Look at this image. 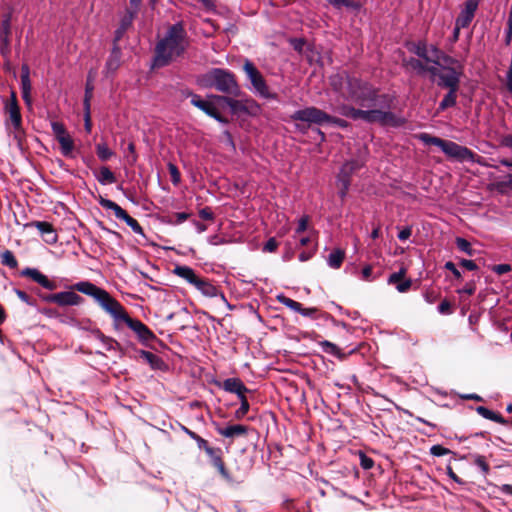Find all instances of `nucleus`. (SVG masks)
<instances>
[{
    "mask_svg": "<svg viewBox=\"0 0 512 512\" xmlns=\"http://www.w3.org/2000/svg\"><path fill=\"white\" fill-rule=\"evenodd\" d=\"M189 44V37L183 21L169 25L163 37L155 45L153 67L168 66L185 54Z\"/></svg>",
    "mask_w": 512,
    "mask_h": 512,
    "instance_id": "obj_1",
    "label": "nucleus"
},
{
    "mask_svg": "<svg viewBox=\"0 0 512 512\" xmlns=\"http://www.w3.org/2000/svg\"><path fill=\"white\" fill-rule=\"evenodd\" d=\"M343 99L361 109L374 107L391 108L394 96L380 93L379 88L360 77H347V93L341 94Z\"/></svg>",
    "mask_w": 512,
    "mask_h": 512,
    "instance_id": "obj_2",
    "label": "nucleus"
},
{
    "mask_svg": "<svg viewBox=\"0 0 512 512\" xmlns=\"http://www.w3.org/2000/svg\"><path fill=\"white\" fill-rule=\"evenodd\" d=\"M197 83L207 89H215L221 96L240 97L243 94L235 74L225 68H211L199 76Z\"/></svg>",
    "mask_w": 512,
    "mask_h": 512,
    "instance_id": "obj_3",
    "label": "nucleus"
},
{
    "mask_svg": "<svg viewBox=\"0 0 512 512\" xmlns=\"http://www.w3.org/2000/svg\"><path fill=\"white\" fill-rule=\"evenodd\" d=\"M417 137L423 144L438 147L447 157L458 162L483 164L482 158L466 146L430 135L429 133H420Z\"/></svg>",
    "mask_w": 512,
    "mask_h": 512,
    "instance_id": "obj_4",
    "label": "nucleus"
},
{
    "mask_svg": "<svg viewBox=\"0 0 512 512\" xmlns=\"http://www.w3.org/2000/svg\"><path fill=\"white\" fill-rule=\"evenodd\" d=\"M209 98L213 99L220 105L229 107L232 115L245 114L248 116H258L261 112L260 104L247 94L243 92L240 97L233 96H220L218 94H211Z\"/></svg>",
    "mask_w": 512,
    "mask_h": 512,
    "instance_id": "obj_5",
    "label": "nucleus"
},
{
    "mask_svg": "<svg viewBox=\"0 0 512 512\" xmlns=\"http://www.w3.org/2000/svg\"><path fill=\"white\" fill-rule=\"evenodd\" d=\"M242 69L249 82L248 84H246V87L253 94L266 100L277 101L279 99L277 93L270 91L263 74L251 60L247 58L244 59Z\"/></svg>",
    "mask_w": 512,
    "mask_h": 512,
    "instance_id": "obj_6",
    "label": "nucleus"
},
{
    "mask_svg": "<svg viewBox=\"0 0 512 512\" xmlns=\"http://www.w3.org/2000/svg\"><path fill=\"white\" fill-rule=\"evenodd\" d=\"M111 317L115 321L124 322L137 336L138 341L146 347L154 349L152 342H159L160 340L154 334V332L138 319L131 318L123 306L119 304V307L115 309V313L111 314Z\"/></svg>",
    "mask_w": 512,
    "mask_h": 512,
    "instance_id": "obj_7",
    "label": "nucleus"
},
{
    "mask_svg": "<svg viewBox=\"0 0 512 512\" xmlns=\"http://www.w3.org/2000/svg\"><path fill=\"white\" fill-rule=\"evenodd\" d=\"M72 289L92 297L110 316L114 314L115 309L119 307L120 303L105 289L98 287L90 281H79L72 286Z\"/></svg>",
    "mask_w": 512,
    "mask_h": 512,
    "instance_id": "obj_8",
    "label": "nucleus"
},
{
    "mask_svg": "<svg viewBox=\"0 0 512 512\" xmlns=\"http://www.w3.org/2000/svg\"><path fill=\"white\" fill-rule=\"evenodd\" d=\"M365 122L378 123L382 127L400 128L406 124L407 120L405 117L391 111V108L374 107L373 109H366Z\"/></svg>",
    "mask_w": 512,
    "mask_h": 512,
    "instance_id": "obj_9",
    "label": "nucleus"
},
{
    "mask_svg": "<svg viewBox=\"0 0 512 512\" xmlns=\"http://www.w3.org/2000/svg\"><path fill=\"white\" fill-rule=\"evenodd\" d=\"M329 117L330 114L314 106L297 110L291 115V118L295 121L316 125H323L324 123L328 124Z\"/></svg>",
    "mask_w": 512,
    "mask_h": 512,
    "instance_id": "obj_10",
    "label": "nucleus"
},
{
    "mask_svg": "<svg viewBox=\"0 0 512 512\" xmlns=\"http://www.w3.org/2000/svg\"><path fill=\"white\" fill-rule=\"evenodd\" d=\"M11 21V12L2 15L0 22V54L6 61H9L11 56Z\"/></svg>",
    "mask_w": 512,
    "mask_h": 512,
    "instance_id": "obj_11",
    "label": "nucleus"
},
{
    "mask_svg": "<svg viewBox=\"0 0 512 512\" xmlns=\"http://www.w3.org/2000/svg\"><path fill=\"white\" fill-rule=\"evenodd\" d=\"M42 300L47 303H55L61 307L78 306L84 302L83 297L74 291H62L53 294L41 296Z\"/></svg>",
    "mask_w": 512,
    "mask_h": 512,
    "instance_id": "obj_12",
    "label": "nucleus"
},
{
    "mask_svg": "<svg viewBox=\"0 0 512 512\" xmlns=\"http://www.w3.org/2000/svg\"><path fill=\"white\" fill-rule=\"evenodd\" d=\"M444 73L439 75V79L437 80V85L439 87L449 89H459V83L461 78V73L458 72L454 67L450 66H441Z\"/></svg>",
    "mask_w": 512,
    "mask_h": 512,
    "instance_id": "obj_13",
    "label": "nucleus"
},
{
    "mask_svg": "<svg viewBox=\"0 0 512 512\" xmlns=\"http://www.w3.org/2000/svg\"><path fill=\"white\" fill-rule=\"evenodd\" d=\"M203 296L208 298L220 297L221 300L227 305L228 308H232L228 302L225 294L217 289L209 280L204 278H198L193 285Z\"/></svg>",
    "mask_w": 512,
    "mask_h": 512,
    "instance_id": "obj_14",
    "label": "nucleus"
},
{
    "mask_svg": "<svg viewBox=\"0 0 512 512\" xmlns=\"http://www.w3.org/2000/svg\"><path fill=\"white\" fill-rule=\"evenodd\" d=\"M480 0H466L464 8L455 20V25L461 28H466L472 22L475 12L478 8Z\"/></svg>",
    "mask_w": 512,
    "mask_h": 512,
    "instance_id": "obj_15",
    "label": "nucleus"
},
{
    "mask_svg": "<svg viewBox=\"0 0 512 512\" xmlns=\"http://www.w3.org/2000/svg\"><path fill=\"white\" fill-rule=\"evenodd\" d=\"M137 14L136 10H125V13L120 18L119 26L114 31L113 42H119L124 37L127 30L132 27Z\"/></svg>",
    "mask_w": 512,
    "mask_h": 512,
    "instance_id": "obj_16",
    "label": "nucleus"
},
{
    "mask_svg": "<svg viewBox=\"0 0 512 512\" xmlns=\"http://www.w3.org/2000/svg\"><path fill=\"white\" fill-rule=\"evenodd\" d=\"M5 110L9 113V120L14 129L18 131L22 125V116L20 113V107L18 105L16 93L14 91L11 92V100L5 105Z\"/></svg>",
    "mask_w": 512,
    "mask_h": 512,
    "instance_id": "obj_17",
    "label": "nucleus"
},
{
    "mask_svg": "<svg viewBox=\"0 0 512 512\" xmlns=\"http://www.w3.org/2000/svg\"><path fill=\"white\" fill-rule=\"evenodd\" d=\"M22 276L30 277L34 282L41 285L43 288L47 290L56 289V283L48 279L46 275L41 273L36 268L26 267L21 271Z\"/></svg>",
    "mask_w": 512,
    "mask_h": 512,
    "instance_id": "obj_18",
    "label": "nucleus"
},
{
    "mask_svg": "<svg viewBox=\"0 0 512 512\" xmlns=\"http://www.w3.org/2000/svg\"><path fill=\"white\" fill-rule=\"evenodd\" d=\"M21 93L24 103L28 106H32L31 98V80H30V69L28 65L24 64L21 67Z\"/></svg>",
    "mask_w": 512,
    "mask_h": 512,
    "instance_id": "obj_19",
    "label": "nucleus"
},
{
    "mask_svg": "<svg viewBox=\"0 0 512 512\" xmlns=\"http://www.w3.org/2000/svg\"><path fill=\"white\" fill-rule=\"evenodd\" d=\"M335 112L343 117L350 118L352 120H362L365 122L366 109L357 108L351 104L343 103L336 107Z\"/></svg>",
    "mask_w": 512,
    "mask_h": 512,
    "instance_id": "obj_20",
    "label": "nucleus"
},
{
    "mask_svg": "<svg viewBox=\"0 0 512 512\" xmlns=\"http://www.w3.org/2000/svg\"><path fill=\"white\" fill-rule=\"evenodd\" d=\"M407 49L418 56L420 59L424 60L427 63H432L435 65H439L437 59H432L428 55V46L425 41H417V42H409L406 44Z\"/></svg>",
    "mask_w": 512,
    "mask_h": 512,
    "instance_id": "obj_21",
    "label": "nucleus"
},
{
    "mask_svg": "<svg viewBox=\"0 0 512 512\" xmlns=\"http://www.w3.org/2000/svg\"><path fill=\"white\" fill-rule=\"evenodd\" d=\"M215 430L219 435L225 438L245 436L248 433V427L242 424L228 425L226 427L216 425Z\"/></svg>",
    "mask_w": 512,
    "mask_h": 512,
    "instance_id": "obj_22",
    "label": "nucleus"
},
{
    "mask_svg": "<svg viewBox=\"0 0 512 512\" xmlns=\"http://www.w3.org/2000/svg\"><path fill=\"white\" fill-rule=\"evenodd\" d=\"M28 226H34L38 229V231L41 233L42 236L45 235V233H50V237L45 238V241L49 244H54L57 242L58 237L57 234L49 222L46 221H34L31 223H27L26 227Z\"/></svg>",
    "mask_w": 512,
    "mask_h": 512,
    "instance_id": "obj_23",
    "label": "nucleus"
},
{
    "mask_svg": "<svg viewBox=\"0 0 512 512\" xmlns=\"http://www.w3.org/2000/svg\"><path fill=\"white\" fill-rule=\"evenodd\" d=\"M220 388L229 393H238L241 391H250L239 378H227L222 383H217Z\"/></svg>",
    "mask_w": 512,
    "mask_h": 512,
    "instance_id": "obj_24",
    "label": "nucleus"
},
{
    "mask_svg": "<svg viewBox=\"0 0 512 512\" xmlns=\"http://www.w3.org/2000/svg\"><path fill=\"white\" fill-rule=\"evenodd\" d=\"M364 165V161L360 159H350L342 164L338 175L351 179L352 175L358 170H360Z\"/></svg>",
    "mask_w": 512,
    "mask_h": 512,
    "instance_id": "obj_25",
    "label": "nucleus"
},
{
    "mask_svg": "<svg viewBox=\"0 0 512 512\" xmlns=\"http://www.w3.org/2000/svg\"><path fill=\"white\" fill-rule=\"evenodd\" d=\"M139 356L144 359L153 370H164L166 367L164 360L152 352L140 350Z\"/></svg>",
    "mask_w": 512,
    "mask_h": 512,
    "instance_id": "obj_26",
    "label": "nucleus"
},
{
    "mask_svg": "<svg viewBox=\"0 0 512 512\" xmlns=\"http://www.w3.org/2000/svg\"><path fill=\"white\" fill-rule=\"evenodd\" d=\"M172 272L174 275L184 279L191 285H194L199 278L195 271L186 265H176Z\"/></svg>",
    "mask_w": 512,
    "mask_h": 512,
    "instance_id": "obj_27",
    "label": "nucleus"
},
{
    "mask_svg": "<svg viewBox=\"0 0 512 512\" xmlns=\"http://www.w3.org/2000/svg\"><path fill=\"white\" fill-rule=\"evenodd\" d=\"M347 77H353L347 72L336 73L330 76V85L335 92H340L344 89L343 93H347Z\"/></svg>",
    "mask_w": 512,
    "mask_h": 512,
    "instance_id": "obj_28",
    "label": "nucleus"
},
{
    "mask_svg": "<svg viewBox=\"0 0 512 512\" xmlns=\"http://www.w3.org/2000/svg\"><path fill=\"white\" fill-rule=\"evenodd\" d=\"M99 204L102 208L112 210L116 218L123 220L128 214L124 209H122L117 203L114 201L100 197Z\"/></svg>",
    "mask_w": 512,
    "mask_h": 512,
    "instance_id": "obj_29",
    "label": "nucleus"
},
{
    "mask_svg": "<svg viewBox=\"0 0 512 512\" xmlns=\"http://www.w3.org/2000/svg\"><path fill=\"white\" fill-rule=\"evenodd\" d=\"M457 92L458 89H449L440 101L437 111L442 112L450 107H454L457 103Z\"/></svg>",
    "mask_w": 512,
    "mask_h": 512,
    "instance_id": "obj_30",
    "label": "nucleus"
},
{
    "mask_svg": "<svg viewBox=\"0 0 512 512\" xmlns=\"http://www.w3.org/2000/svg\"><path fill=\"white\" fill-rule=\"evenodd\" d=\"M476 412L481 415L483 418L494 421L496 423H500L503 425L508 424V421L500 414L484 407V406H478L476 408Z\"/></svg>",
    "mask_w": 512,
    "mask_h": 512,
    "instance_id": "obj_31",
    "label": "nucleus"
},
{
    "mask_svg": "<svg viewBox=\"0 0 512 512\" xmlns=\"http://www.w3.org/2000/svg\"><path fill=\"white\" fill-rule=\"evenodd\" d=\"M191 104L193 106H195L196 108L200 109L202 112H204L209 117H212V115L217 110V108L215 107V105L213 103L203 100L201 98V96L193 97V100H191Z\"/></svg>",
    "mask_w": 512,
    "mask_h": 512,
    "instance_id": "obj_32",
    "label": "nucleus"
},
{
    "mask_svg": "<svg viewBox=\"0 0 512 512\" xmlns=\"http://www.w3.org/2000/svg\"><path fill=\"white\" fill-rule=\"evenodd\" d=\"M345 258V252L340 249H334L327 257V265L332 269H339Z\"/></svg>",
    "mask_w": 512,
    "mask_h": 512,
    "instance_id": "obj_33",
    "label": "nucleus"
},
{
    "mask_svg": "<svg viewBox=\"0 0 512 512\" xmlns=\"http://www.w3.org/2000/svg\"><path fill=\"white\" fill-rule=\"evenodd\" d=\"M60 144V151L64 157L72 158L73 157V149H74V141L71 136L68 134L65 137H61L57 140Z\"/></svg>",
    "mask_w": 512,
    "mask_h": 512,
    "instance_id": "obj_34",
    "label": "nucleus"
},
{
    "mask_svg": "<svg viewBox=\"0 0 512 512\" xmlns=\"http://www.w3.org/2000/svg\"><path fill=\"white\" fill-rule=\"evenodd\" d=\"M319 344H320V346L322 348V351L324 353H327V354H330L332 356H335V357H337L338 359H341V360L346 357V355L341 352L340 348L336 344H334V343H332V342H330L328 340H323Z\"/></svg>",
    "mask_w": 512,
    "mask_h": 512,
    "instance_id": "obj_35",
    "label": "nucleus"
},
{
    "mask_svg": "<svg viewBox=\"0 0 512 512\" xmlns=\"http://www.w3.org/2000/svg\"><path fill=\"white\" fill-rule=\"evenodd\" d=\"M96 178L101 185H108L116 182L114 173L106 166L100 168L99 174Z\"/></svg>",
    "mask_w": 512,
    "mask_h": 512,
    "instance_id": "obj_36",
    "label": "nucleus"
},
{
    "mask_svg": "<svg viewBox=\"0 0 512 512\" xmlns=\"http://www.w3.org/2000/svg\"><path fill=\"white\" fill-rule=\"evenodd\" d=\"M95 337L102 343L107 351L115 350L118 342L111 337L105 336L99 329L93 330Z\"/></svg>",
    "mask_w": 512,
    "mask_h": 512,
    "instance_id": "obj_37",
    "label": "nucleus"
},
{
    "mask_svg": "<svg viewBox=\"0 0 512 512\" xmlns=\"http://www.w3.org/2000/svg\"><path fill=\"white\" fill-rule=\"evenodd\" d=\"M403 65L412 68L418 75L425 74L426 64L420 59L410 57L403 61Z\"/></svg>",
    "mask_w": 512,
    "mask_h": 512,
    "instance_id": "obj_38",
    "label": "nucleus"
},
{
    "mask_svg": "<svg viewBox=\"0 0 512 512\" xmlns=\"http://www.w3.org/2000/svg\"><path fill=\"white\" fill-rule=\"evenodd\" d=\"M337 184L340 185L338 196L341 198V200H344L348 194L351 185V179L341 175H337Z\"/></svg>",
    "mask_w": 512,
    "mask_h": 512,
    "instance_id": "obj_39",
    "label": "nucleus"
},
{
    "mask_svg": "<svg viewBox=\"0 0 512 512\" xmlns=\"http://www.w3.org/2000/svg\"><path fill=\"white\" fill-rule=\"evenodd\" d=\"M1 263L2 265L7 266L11 269H15L18 266V261L14 256L13 252L10 250H5L1 254Z\"/></svg>",
    "mask_w": 512,
    "mask_h": 512,
    "instance_id": "obj_40",
    "label": "nucleus"
},
{
    "mask_svg": "<svg viewBox=\"0 0 512 512\" xmlns=\"http://www.w3.org/2000/svg\"><path fill=\"white\" fill-rule=\"evenodd\" d=\"M96 153L101 161H108L114 154L106 143H98L96 145Z\"/></svg>",
    "mask_w": 512,
    "mask_h": 512,
    "instance_id": "obj_41",
    "label": "nucleus"
},
{
    "mask_svg": "<svg viewBox=\"0 0 512 512\" xmlns=\"http://www.w3.org/2000/svg\"><path fill=\"white\" fill-rule=\"evenodd\" d=\"M471 457L473 458V464L481 470L484 476L487 475L490 471V467L486 461V458L479 454H473Z\"/></svg>",
    "mask_w": 512,
    "mask_h": 512,
    "instance_id": "obj_42",
    "label": "nucleus"
},
{
    "mask_svg": "<svg viewBox=\"0 0 512 512\" xmlns=\"http://www.w3.org/2000/svg\"><path fill=\"white\" fill-rule=\"evenodd\" d=\"M277 300L283 304L284 306H286L287 308L297 312V311H300L301 309V303L285 296L284 294H280L277 296Z\"/></svg>",
    "mask_w": 512,
    "mask_h": 512,
    "instance_id": "obj_43",
    "label": "nucleus"
},
{
    "mask_svg": "<svg viewBox=\"0 0 512 512\" xmlns=\"http://www.w3.org/2000/svg\"><path fill=\"white\" fill-rule=\"evenodd\" d=\"M455 243L460 251L466 253L469 256H472L474 254V250L471 246V243L465 238L457 237Z\"/></svg>",
    "mask_w": 512,
    "mask_h": 512,
    "instance_id": "obj_44",
    "label": "nucleus"
},
{
    "mask_svg": "<svg viewBox=\"0 0 512 512\" xmlns=\"http://www.w3.org/2000/svg\"><path fill=\"white\" fill-rule=\"evenodd\" d=\"M121 62V57H115L109 55L106 63H105V71L107 74L115 73V71L119 68Z\"/></svg>",
    "mask_w": 512,
    "mask_h": 512,
    "instance_id": "obj_45",
    "label": "nucleus"
},
{
    "mask_svg": "<svg viewBox=\"0 0 512 512\" xmlns=\"http://www.w3.org/2000/svg\"><path fill=\"white\" fill-rule=\"evenodd\" d=\"M123 221L132 229V231L138 235L145 236L143 228L136 219L131 217L129 214L123 219Z\"/></svg>",
    "mask_w": 512,
    "mask_h": 512,
    "instance_id": "obj_46",
    "label": "nucleus"
},
{
    "mask_svg": "<svg viewBox=\"0 0 512 512\" xmlns=\"http://www.w3.org/2000/svg\"><path fill=\"white\" fill-rule=\"evenodd\" d=\"M51 129L56 140H59L61 137H65L68 135L64 124H62L61 122H51Z\"/></svg>",
    "mask_w": 512,
    "mask_h": 512,
    "instance_id": "obj_47",
    "label": "nucleus"
},
{
    "mask_svg": "<svg viewBox=\"0 0 512 512\" xmlns=\"http://www.w3.org/2000/svg\"><path fill=\"white\" fill-rule=\"evenodd\" d=\"M429 452L434 457H441V456L448 455V454H452L453 456L456 455L455 452H453L450 449L445 448L439 444L431 446Z\"/></svg>",
    "mask_w": 512,
    "mask_h": 512,
    "instance_id": "obj_48",
    "label": "nucleus"
},
{
    "mask_svg": "<svg viewBox=\"0 0 512 512\" xmlns=\"http://www.w3.org/2000/svg\"><path fill=\"white\" fill-rule=\"evenodd\" d=\"M167 167H168V171L170 173L171 182L174 185H178L180 183V181H181V174L179 172L178 167L175 164L171 163V162H169L167 164Z\"/></svg>",
    "mask_w": 512,
    "mask_h": 512,
    "instance_id": "obj_49",
    "label": "nucleus"
},
{
    "mask_svg": "<svg viewBox=\"0 0 512 512\" xmlns=\"http://www.w3.org/2000/svg\"><path fill=\"white\" fill-rule=\"evenodd\" d=\"M496 190L504 194L506 192V189L512 190V174L508 175V179L506 181H499L495 184Z\"/></svg>",
    "mask_w": 512,
    "mask_h": 512,
    "instance_id": "obj_50",
    "label": "nucleus"
},
{
    "mask_svg": "<svg viewBox=\"0 0 512 512\" xmlns=\"http://www.w3.org/2000/svg\"><path fill=\"white\" fill-rule=\"evenodd\" d=\"M208 457L210 458L211 464L214 466L217 463L223 461L222 460V450L221 448H214L212 447V453H206Z\"/></svg>",
    "mask_w": 512,
    "mask_h": 512,
    "instance_id": "obj_51",
    "label": "nucleus"
},
{
    "mask_svg": "<svg viewBox=\"0 0 512 512\" xmlns=\"http://www.w3.org/2000/svg\"><path fill=\"white\" fill-rule=\"evenodd\" d=\"M406 274V269L405 268H401L398 272H394L392 273L389 277H388V284H398L402 278L405 276Z\"/></svg>",
    "mask_w": 512,
    "mask_h": 512,
    "instance_id": "obj_52",
    "label": "nucleus"
},
{
    "mask_svg": "<svg viewBox=\"0 0 512 512\" xmlns=\"http://www.w3.org/2000/svg\"><path fill=\"white\" fill-rule=\"evenodd\" d=\"M193 440L196 442L200 450H204L206 453H212V447L209 446L208 442L204 438L196 434Z\"/></svg>",
    "mask_w": 512,
    "mask_h": 512,
    "instance_id": "obj_53",
    "label": "nucleus"
},
{
    "mask_svg": "<svg viewBox=\"0 0 512 512\" xmlns=\"http://www.w3.org/2000/svg\"><path fill=\"white\" fill-rule=\"evenodd\" d=\"M250 409V404L248 401H243L241 404H240V407L235 411V418L236 419H242L245 417V415L248 413Z\"/></svg>",
    "mask_w": 512,
    "mask_h": 512,
    "instance_id": "obj_54",
    "label": "nucleus"
},
{
    "mask_svg": "<svg viewBox=\"0 0 512 512\" xmlns=\"http://www.w3.org/2000/svg\"><path fill=\"white\" fill-rule=\"evenodd\" d=\"M360 465L364 470L371 469L374 466V460L365 453L360 452Z\"/></svg>",
    "mask_w": 512,
    "mask_h": 512,
    "instance_id": "obj_55",
    "label": "nucleus"
},
{
    "mask_svg": "<svg viewBox=\"0 0 512 512\" xmlns=\"http://www.w3.org/2000/svg\"><path fill=\"white\" fill-rule=\"evenodd\" d=\"M328 124L335 125L342 129H347L348 127H350V123L348 121L331 115L329 117Z\"/></svg>",
    "mask_w": 512,
    "mask_h": 512,
    "instance_id": "obj_56",
    "label": "nucleus"
},
{
    "mask_svg": "<svg viewBox=\"0 0 512 512\" xmlns=\"http://www.w3.org/2000/svg\"><path fill=\"white\" fill-rule=\"evenodd\" d=\"M214 467L217 469V471L219 472V474L227 481V482H232V477L230 475V473L228 472V470L226 469L225 467V464L223 461L217 463L216 465H214Z\"/></svg>",
    "mask_w": 512,
    "mask_h": 512,
    "instance_id": "obj_57",
    "label": "nucleus"
},
{
    "mask_svg": "<svg viewBox=\"0 0 512 512\" xmlns=\"http://www.w3.org/2000/svg\"><path fill=\"white\" fill-rule=\"evenodd\" d=\"M512 270V266L507 263L497 264L492 267V271L498 275H503Z\"/></svg>",
    "mask_w": 512,
    "mask_h": 512,
    "instance_id": "obj_58",
    "label": "nucleus"
},
{
    "mask_svg": "<svg viewBox=\"0 0 512 512\" xmlns=\"http://www.w3.org/2000/svg\"><path fill=\"white\" fill-rule=\"evenodd\" d=\"M14 291H15L16 295L18 296V298L22 302L26 303L29 306L35 305L34 301L31 299V297L25 291H22L20 289H14Z\"/></svg>",
    "mask_w": 512,
    "mask_h": 512,
    "instance_id": "obj_59",
    "label": "nucleus"
},
{
    "mask_svg": "<svg viewBox=\"0 0 512 512\" xmlns=\"http://www.w3.org/2000/svg\"><path fill=\"white\" fill-rule=\"evenodd\" d=\"M297 313L301 314L302 316L304 317H309V318H316L317 317V314H318V309L315 308V307H311V308H304L302 305H301V309L300 311H297Z\"/></svg>",
    "mask_w": 512,
    "mask_h": 512,
    "instance_id": "obj_60",
    "label": "nucleus"
},
{
    "mask_svg": "<svg viewBox=\"0 0 512 512\" xmlns=\"http://www.w3.org/2000/svg\"><path fill=\"white\" fill-rule=\"evenodd\" d=\"M437 311L442 315H449L452 313L451 304L448 300H443L437 307Z\"/></svg>",
    "mask_w": 512,
    "mask_h": 512,
    "instance_id": "obj_61",
    "label": "nucleus"
},
{
    "mask_svg": "<svg viewBox=\"0 0 512 512\" xmlns=\"http://www.w3.org/2000/svg\"><path fill=\"white\" fill-rule=\"evenodd\" d=\"M308 222H309V216H307V215L302 216L298 221V225L295 230V233L300 234V233L304 232L308 227Z\"/></svg>",
    "mask_w": 512,
    "mask_h": 512,
    "instance_id": "obj_62",
    "label": "nucleus"
},
{
    "mask_svg": "<svg viewBox=\"0 0 512 512\" xmlns=\"http://www.w3.org/2000/svg\"><path fill=\"white\" fill-rule=\"evenodd\" d=\"M278 247V243L275 238L271 237L267 240L263 246V252H275Z\"/></svg>",
    "mask_w": 512,
    "mask_h": 512,
    "instance_id": "obj_63",
    "label": "nucleus"
},
{
    "mask_svg": "<svg viewBox=\"0 0 512 512\" xmlns=\"http://www.w3.org/2000/svg\"><path fill=\"white\" fill-rule=\"evenodd\" d=\"M411 286H412V280L405 279L403 281H400L398 284H396V289L400 293H405L410 289Z\"/></svg>",
    "mask_w": 512,
    "mask_h": 512,
    "instance_id": "obj_64",
    "label": "nucleus"
}]
</instances>
